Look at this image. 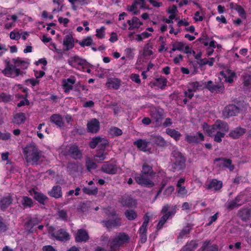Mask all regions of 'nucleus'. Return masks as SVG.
I'll return each instance as SVG.
<instances>
[{
    "instance_id": "obj_40",
    "label": "nucleus",
    "mask_w": 251,
    "mask_h": 251,
    "mask_svg": "<svg viewBox=\"0 0 251 251\" xmlns=\"http://www.w3.org/2000/svg\"><path fill=\"white\" fill-rule=\"evenodd\" d=\"M202 85L201 82L198 81L189 82L187 84L188 91L196 92L202 86Z\"/></svg>"
},
{
    "instance_id": "obj_47",
    "label": "nucleus",
    "mask_w": 251,
    "mask_h": 251,
    "mask_svg": "<svg viewBox=\"0 0 251 251\" xmlns=\"http://www.w3.org/2000/svg\"><path fill=\"white\" fill-rule=\"evenodd\" d=\"M22 203L25 207H31L33 206V201L32 199L26 196H24L23 198Z\"/></svg>"
},
{
    "instance_id": "obj_31",
    "label": "nucleus",
    "mask_w": 251,
    "mask_h": 251,
    "mask_svg": "<svg viewBox=\"0 0 251 251\" xmlns=\"http://www.w3.org/2000/svg\"><path fill=\"white\" fill-rule=\"evenodd\" d=\"M106 85L109 89L117 90L121 85V81L117 78H110L108 79Z\"/></svg>"
},
{
    "instance_id": "obj_41",
    "label": "nucleus",
    "mask_w": 251,
    "mask_h": 251,
    "mask_svg": "<svg viewBox=\"0 0 251 251\" xmlns=\"http://www.w3.org/2000/svg\"><path fill=\"white\" fill-rule=\"evenodd\" d=\"M198 244L195 241H191L188 242L185 246H184L181 250V251H195Z\"/></svg>"
},
{
    "instance_id": "obj_58",
    "label": "nucleus",
    "mask_w": 251,
    "mask_h": 251,
    "mask_svg": "<svg viewBox=\"0 0 251 251\" xmlns=\"http://www.w3.org/2000/svg\"><path fill=\"white\" fill-rule=\"evenodd\" d=\"M174 191V187L172 186L168 187L163 192V195L166 197H169Z\"/></svg>"
},
{
    "instance_id": "obj_27",
    "label": "nucleus",
    "mask_w": 251,
    "mask_h": 251,
    "mask_svg": "<svg viewBox=\"0 0 251 251\" xmlns=\"http://www.w3.org/2000/svg\"><path fill=\"white\" fill-rule=\"evenodd\" d=\"M241 197L240 196H237L235 199L231 201H228L226 203V206L227 208L231 210L236 207H237L242 205L241 202Z\"/></svg>"
},
{
    "instance_id": "obj_10",
    "label": "nucleus",
    "mask_w": 251,
    "mask_h": 251,
    "mask_svg": "<svg viewBox=\"0 0 251 251\" xmlns=\"http://www.w3.org/2000/svg\"><path fill=\"white\" fill-rule=\"evenodd\" d=\"M240 109L234 104H230L226 106L223 110V115L225 118H228L231 116H234L239 113Z\"/></svg>"
},
{
    "instance_id": "obj_13",
    "label": "nucleus",
    "mask_w": 251,
    "mask_h": 251,
    "mask_svg": "<svg viewBox=\"0 0 251 251\" xmlns=\"http://www.w3.org/2000/svg\"><path fill=\"white\" fill-rule=\"evenodd\" d=\"M150 144V141L146 139H139L133 142V145L135 146L138 149L144 152L150 151L151 150V148L149 146Z\"/></svg>"
},
{
    "instance_id": "obj_30",
    "label": "nucleus",
    "mask_w": 251,
    "mask_h": 251,
    "mask_svg": "<svg viewBox=\"0 0 251 251\" xmlns=\"http://www.w3.org/2000/svg\"><path fill=\"white\" fill-rule=\"evenodd\" d=\"M48 194L55 199H59L62 197V192L61 186L59 185L54 186L50 191H49Z\"/></svg>"
},
{
    "instance_id": "obj_38",
    "label": "nucleus",
    "mask_w": 251,
    "mask_h": 251,
    "mask_svg": "<svg viewBox=\"0 0 251 251\" xmlns=\"http://www.w3.org/2000/svg\"><path fill=\"white\" fill-rule=\"evenodd\" d=\"M210 241L206 240L203 243L201 249L203 251H218V248L217 245H213L210 246Z\"/></svg>"
},
{
    "instance_id": "obj_18",
    "label": "nucleus",
    "mask_w": 251,
    "mask_h": 251,
    "mask_svg": "<svg viewBox=\"0 0 251 251\" xmlns=\"http://www.w3.org/2000/svg\"><path fill=\"white\" fill-rule=\"evenodd\" d=\"M76 79L75 76H71L67 79H64L62 80V86L64 89V92L69 93L73 89V85L75 83Z\"/></svg>"
},
{
    "instance_id": "obj_42",
    "label": "nucleus",
    "mask_w": 251,
    "mask_h": 251,
    "mask_svg": "<svg viewBox=\"0 0 251 251\" xmlns=\"http://www.w3.org/2000/svg\"><path fill=\"white\" fill-rule=\"evenodd\" d=\"M222 187V182L221 181H218L217 179H213L207 185V188L210 189H214L218 190L220 189Z\"/></svg>"
},
{
    "instance_id": "obj_14",
    "label": "nucleus",
    "mask_w": 251,
    "mask_h": 251,
    "mask_svg": "<svg viewBox=\"0 0 251 251\" xmlns=\"http://www.w3.org/2000/svg\"><path fill=\"white\" fill-rule=\"evenodd\" d=\"M214 163L217 164L219 167H224L228 168L230 171L234 169V166L232 164V161L230 159L226 158H217L214 160Z\"/></svg>"
},
{
    "instance_id": "obj_32",
    "label": "nucleus",
    "mask_w": 251,
    "mask_h": 251,
    "mask_svg": "<svg viewBox=\"0 0 251 251\" xmlns=\"http://www.w3.org/2000/svg\"><path fill=\"white\" fill-rule=\"evenodd\" d=\"M39 221L37 218L29 219L25 224V227L26 230L32 233L35 230L34 227L38 224Z\"/></svg>"
},
{
    "instance_id": "obj_36",
    "label": "nucleus",
    "mask_w": 251,
    "mask_h": 251,
    "mask_svg": "<svg viewBox=\"0 0 251 251\" xmlns=\"http://www.w3.org/2000/svg\"><path fill=\"white\" fill-rule=\"evenodd\" d=\"M238 215L243 221H246L251 217V211L248 208H243L238 211Z\"/></svg>"
},
{
    "instance_id": "obj_29",
    "label": "nucleus",
    "mask_w": 251,
    "mask_h": 251,
    "mask_svg": "<svg viewBox=\"0 0 251 251\" xmlns=\"http://www.w3.org/2000/svg\"><path fill=\"white\" fill-rule=\"evenodd\" d=\"M167 80L166 78H156L154 81L151 82L150 86L152 88L157 87L158 88L163 90L167 85Z\"/></svg>"
},
{
    "instance_id": "obj_19",
    "label": "nucleus",
    "mask_w": 251,
    "mask_h": 251,
    "mask_svg": "<svg viewBox=\"0 0 251 251\" xmlns=\"http://www.w3.org/2000/svg\"><path fill=\"white\" fill-rule=\"evenodd\" d=\"M176 210V206H174L172 207V210L169 211L167 213L161 217L157 226V229L158 230L160 229L163 227V225L165 224L167 220L170 217L175 214Z\"/></svg>"
},
{
    "instance_id": "obj_21",
    "label": "nucleus",
    "mask_w": 251,
    "mask_h": 251,
    "mask_svg": "<svg viewBox=\"0 0 251 251\" xmlns=\"http://www.w3.org/2000/svg\"><path fill=\"white\" fill-rule=\"evenodd\" d=\"M185 140L190 144H197L200 141L204 140V136L201 133L198 132L196 135H186Z\"/></svg>"
},
{
    "instance_id": "obj_45",
    "label": "nucleus",
    "mask_w": 251,
    "mask_h": 251,
    "mask_svg": "<svg viewBox=\"0 0 251 251\" xmlns=\"http://www.w3.org/2000/svg\"><path fill=\"white\" fill-rule=\"evenodd\" d=\"M107 154V153L104 152V150H102L100 149L98 151L96 154L94 156V158L95 160L98 162L101 161L106 158Z\"/></svg>"
},
{
    "instance_id": "obj_54",
    "label": "nucleus",
    "mask_w": 251,
    "mask_h": 251,
    "mask_svg": "<svg viewBox=\"0 0 251 251\" xmlns=\"http://www.w3.org/2000/svg\"><path fill=\"white\" fill-rule=\"evenodd\" d=\"M86 166L89 171H90L92 169H95L97 168L96 164L92 160L89 158H88L86 160Z\"/></svg>"
},
{
    "instance_id": "obj_6",
    "label": "nucleus",
    "mask_w": 251,
    "mask_h": 251,
    "mask_svg": "<svg viewBox=\"0 0 251 251\" xmlns=\"http://www.w3.org/2000/svg\"><path fill=\"white\" fill-rule=\"evenodd\" d=\"M204 86V87L207 89L211 93H223L225 87L222 82H213L212 80H209L207 82H201Z\"/></svg>"
},
{
    "instance_id": "obj_5",
    "label": "nucleus",
    "mask_w": 251,
    "mask_h": 251,
    "mask_svg": "<svg viewBox=\"0 0 251 251\" xmlns=\"http://www.w3.org/2000/svg\"><path fill=\"white\" fill-rule=\"evenodd\" d=\"M172 161H174V169L179 171L185 167V158L182 153L177 149L174 150L172 152Z\"/></svg>"
},
{
    "instance_id": "obj_62",
    "label": "nucleus",
    "mask_w": 251,
    "mask_h": 251,
    "mask_svg": "<svg viewBox=\"0 0 251 251\" xmlns=\"http://www.w3.org/2000/svg\"><path fill=\"white\" fill-rule=\"evenodd\" d=\"M131 79L134 81L135 82L137 83H141V80L140 79L139 75L136 74H132L130 76Z\"/></svg>"
},
{
    "instance_id": "obj_48",
    "label": "nucleus",
    "mask_w": 251,
    "mask_h": 251,
    "mask_svg": "<svg viewBox=\"0 0 251 251\" xmlns=\"http://www.w3.org/2000/svg\"><path fill=\"white\" fill-rule=\"evenodd\" d=\"M57 215L58 218L61 220L64 221H67L68 219V216L67 212L64 209H59L57 212Z\"/></svg>"
},
{
    "instance_id": "obj_4",
    "label": "nucleus",
    "mask_w": 251,
    "mask_h": 251,
    "mask_svg": "<svg viewBox=\"0 0 251 251\" xmlns=\"http://www.w3.org/2000/svg\"><path fill=\"white\" fill-rule=\"evenodd\" d=\"M129 239L128 235L125 233L121 232L117 234L110 243V249L112 251H117L120 246L128 242Z\"/></svg>"
},
{
    "instance_id": "obj_7",
    "label": "nucleus",
    "mask_w": 251,
    "mask_h": 251,
    "mask_svg": "<svg viewBox=\"0 0 251 251\" xmlns=\"http://www.w3.org/2000/svg\"><path fill=\"white\" fill-rule=\"evenodd\" d=\"M152 176L141 173L135 177L136 182L139 185L148 187H151L154 185L151 180Z\"/></svg>"
},
{
    "instance_id": "obj_44",
    "label": "nucleus",
    "mask_w": 251,
    "mask_h": 251,
    "mask_svg": "<svg viewBox=\"0 0 251 251\" xmlns=\"http://www.w3.org/2000/svg\"><path fill=\"white\" fill-rule=\"evenodd\" d=\"M166 132L168 135L173 138L176 141L178 140L181 136V134L178 131L175 129L169 128L166 129Z\"/></svg>"
},
{
    "instance_id": "obj_46",
    "label": "nucleus",
    "mask_w": 251,
    "mask_h": 251,
    "mask_svg": "<svg viewBox=\"0 0 251 251\" xmlns=\"http://www.w3.org/2000/svg\"><path fill=\"white\" fill-rule=\"evenodd\" d=\"M141 173L152 176L153 172L152 167L148 164H144L142 167Z\"/></svg>"
},
{
    "instance_id": "obj_9",
    "label": "nucleus",
    "mask_w": 251,
    "mask_h": 251,
    "mask_svg": "<svg viewBox=\"0 0 251 251\" xmlns=\"http://www.w3.org/2000/svg\"><path fill=\"white\" fill-rule=\"evenodd\" d=\"M151 117L155 126H160L163 119V112L162 109L155 108L151 111Z\"/></svg>"
},
{
    "instance_id": "obj_55",
    "label": "nucleus",
    "mask_w": 251,
    "mask_h": 251,
    "mask_svg": "<svg viewBox=\"0 0 251 251\" xmlns=\"http://www.w3.org/2000/svg\"><path fill=\"white\" fill-rule=\"evenodd\" d=\"M105 29L104 26H101L100 28L96 29V36L99 39H102L105 36Z\"/></svg>"
},
{
    "instance_id": "obj_63",
    "label": "nucleus",
    "mask_w": 251,
    "mask_h": 251,
    "mask_svg": "<svg viewBox=\"0 0 251 251\" xmlns=\"http://www.w3.org/2000/svg\"><path fill=\"white\" fill-rule=\"evenodd\" d=\"M243 83L245 86H248L251 84V76L249 75H246L244 77Z\"/></svg>"
},
{
    "instance_id": "obj_17",
    "label": "nucleus",
    "mask_w": 251,
    "mask_h": 251,
    "mask_svg": "<svg viewBox=\"0 0 251 251\" xmlns=\"http://www.w3.org/2000/svg\"><path fill=\"white\" fill-rule=\"evenodd\" d=\"M68 154L75 159H79L82 157V152L76 145H72L69 147Z\"/></svg>"
},
{
    "instance_id": "obj_16",
    "label": "nucleus",
    "mask_w": 251,
    "mask_h": 251,
    "mask_svg": "<svg viewBox=\"0 0 251 251\" xmlns=\"http://www.w3.org/2000/svg\"><path fill=\"white\" fill-rule=\"evenodd\" d=\"M87 130L89 132L96 133L100 130V124L96 118H93L89 121L87 124Z\"/></svg>"
},
{
    "instance_id": "obj_59",
    "label": "nucleus",
    "mask_w": 251,
    "mask_h": 251,
    "mask_svg": "<svg viewBox=\"0 0 251 251\" xmlns=\"http://www.w3.org/2000/svg\"><path fill=\"white\" fill-rule=\"evenodd\" d=\"M83 192L88 195H96L98 193V189L95 188L94 189H90L88 188H84L83 189Z\"/></svg>"
},
{
    "instance_id": "obj_20",
    "label": "nucleus",
    "mask_w": 251,
    "mask_h": 251,
    "mask_svg": "<svg viewBox=\"0 0 251 251\" xmlns=\"http://www.w3.org/2000/svg\"><path fill=\"white\" fill-rule=\"evenodd\" d=\"M29 192L41 204H44L45 202L48 200V198L46 195L41 192L35 191L34 189L30 190Z\"/></svg>"
},
{
    "instance_id": "obj_33",
    "label": "nucleus",
    "mask_w": 251,
    "mask_h": 251,
    "mask_svg": "<svg viewBox=\"0 0 251 251\" xmlns=\"http://www.w3.org/2000/svg\"><path fill=\"white\" fill-rule=\"evenodd\" d=\"M13 199L10 195L3 197L0 201V207L2 210L6 209L12 202Z\"/></svg>"
},
{
    "instance_id": "obj_15",
    "label": "nucleus",
    "mask_w": 251,
    "mask_h": 251,
    "mask_svg": "<svg viewBox=\"0 0 251 251\" xmlns=\"http://www.w3.org/2000/svg\"><path fill=\"white\" fill-rule=\"evenodd\" d=\"M172 47H174V50L181 51L185 53L191 54L192 52L191 49L189 46L186 45L182 42L176 41L172 43Z\"/></svg>"
},
{
    "instance_id": "obj_24",
    "label": "nucleus",
    "mask_w": 251,
    "mask_h": 251,
    "mask_svg": "<svg viewBox=\"0 0 251 251\" xmlns=\"http://www.w3.org/2000/svg\"><path fill=\"white\" fill-rule=\"evenodd\" d=\"M246 131V129L245 128L237 127L230 131L228 137L233 139H237L244 134Z\"/></svg>"
},
{
    "instance_id": "obj_61",
    "label": "nucleus",
    "mask_w": 251,
    "mask_h": 251,
    "mask_svg": "<svg viewBox=\"0 0 251 251\" xmlns=\"http://www.w3.org/2000/svg\"><path fill=\"white\" fill-rule=\"evenodd\" d=\"M11 134L7 132H1L0 131V140H6L10 139Z\"/></svg>"
},
{
    "instance_id": "obj_2",
    "label": "nucleus",
    "mask_w": 251,
    "mask_h": 251,
    "mask_svg": "<svg viewBox=\"0 0 251 251\" xmlns=\"http://www.w3.org/2000/svg\"><path fill=\"white\" fill-rule=\"evenodd\" d=\"M202 129L209 136H214V141L220 143L222 141V138L225 137L226 133L229 130V127L225 122L217 120L211 126L204 123L202 125Z\"/></svg>"
},
{
    "instance_id": "obj_8",
    "label": "nucleus",
    "mask_w": 251,
    "mask_h": 251,
    "mask_svg": "<svg viewBox=\"0 0 251 251\" xmlns=\"http://www.w3.org/2000/svg\"><path fill=\"white\" fill-rule=\"evenodd\" d=\"M68 63L73 68L77 69H79V67L83 68L88 64L86 60L80 58L76 55L70 57L68 60Z\"/></svg>"
},
{
    "instance_id": "obj_11",
    "label": "nucleus",
    "mask_w": 251,
    "mask_h": 251,
    "mask_svg": "<svg viewBox=\"0 0 251 251\" xmlns=\"http://www.w3.org/2000/svg\"><path fill=\"white\" fill-rule=\"evenodd\" d=\"M108 144V141L106 138L96 137L93 138L90 143V147L92 149H94L98 146V147L100 148L101 150H103Z\"/></svg>"
},
{
    "instance_id": "obj_64",
    "label": "nucleus",
    "mask_w": 251,
    "mask_h": 251,
    "mask_svg": "<svg viewBox=\"0 0 251 251\" xmlns=\"http://www.w3.org/2000/svg\"><path fill=\"white\" fill-rule=\"evenodd\" d=\"M43 251H56L55 248L50 245L44 246L42 248Z\"/></svg>"
},
{
    "instance_id": "obj_43",
    "label": "nucleus",
    "mask_w": 251,
    "mask_h": 251,
    "mask_svg": "<svg viewBox=\"0 0 251 251\" xmlns=\"http://www.w3.org/2000/svg\"><path fill=\"white\" fill-rule=\"evenodd\" d=\"M25 120V114L23 113H18L15 115L13 122L17 125L22 124Z\"/></svg>"
},
{
    "instance_id": "obj_22",
    "label": "nucleus",
    "mask_w": 251,
    "mask_h": 251,
    "mask_svg": "<svg viewBox=\"0 0 251 251\" xmlns=\"http://www.w3.org/2000/svg\"><path fill=\"white\" fill-rule=\"evenodd\" d=\"M63 45L66 51L73 49L75 45L74 39L73 36L70 34L66 35L64 38Z\"/></svg>"
},
{
    "instance_id": "obj_34",
    "label": "nucleus",
    "mask_w": 251,
    "mask_h": 251,
    "mask_svg": "<svg viewBox=\"0 0 251 251\" xmlns=\"http://www.w3.org/2000/svg\"><path fill=\"white\" fill-rule=\"evenodd\" d=\"M121 203L124 206L131 207L136 204V201L130 196H125L121 200Z\"/></svg>"
},
{
    "instance_id": "obj_51",
    "label": "nucleus",
    "mask_w": 251,
    "mask_h": 251,
    "mask_svg": "<svg viewBox=\"0 0 251 251\" xmlns=\"http://www.w3.org/2000/svg\"><path fill=\"white\" fill-rule=\"evenodd\" d=\"M93 43V39L91 36H87L86 38L83 39L79 42V45L84 47L85 46H89Z\"/></svg>"
},
{
    "instance_id": "obj_25",
    "label": "nucleus",
    "mask_w": 251,
    "mask_h": 251,
    "mask_svg": "<svg viewBox=\"0 0 251 251\" xmlns=\"http://www.w3.org/2000/svg\"><path fill=\"white\" fill-rule=\"evenodd\" d=\"M89 238L87 232L82 229H78L76 233L75 239L77 242H86Z\"/></svg>"
},
{
    "instance_id": "obj_50",
    "label": "nucleus",
    "mask_w": 251,
    "mask_h": 251,
    "mask_svg": "<svg viewBox=\"0 0 251 251\" xmlns=\"http://www.w3.org/2000/svg\"><path fill=\"white\" fill-rule=\"evenodd\" d=\"M191 229V227L189 225L185 226L180 231L178 236L179 238H183L188 235Z\"/></svg>"
},
{
    "instance_id": "obj_52",
    "label": "nucleus",
    "mask_w": 251,
    "mask_h": 251,
    "mask_svg": "<svg viewBox=\"0 0 251 251\" xmlns=\"http://www.w3.org/2000/svg\"><path fill=\"white\" fill-rule=\"evenodd\" d=\"M176 191L177 192L178 196L181 198L185 197L188 192L185 187L184 186H180L179 187H177Z\"/></svg>"
},
{
    "instance_id": "obj_39",
    "label": "nucleus",
    "mask_w": 251,
    "mask_h": 251,
    "mask_svg": "<svg viewBox=\"0 0 251 251\" xmlns=\"http://www.w3.org/2000/svg\"><path fill=\"white\" fill-rule=\"evenodd\" d=\"M231 7L235 9L239 14V16L244 19H246V14L243 8L237 4L231 3Z\"/></svg>"
},
{
    "instance_id": "obj_60",
    "label": "nucleus",
    "mask_w": 251,
    "mask_h": 251,
    "mask_svg": "<svg viewBox=\"0 0 251 251\" xmlns=\"http://www.w3.org/2000/svg\"><path fill=\"white\" fill-rule=\"evenodd\" d=\"M10 38L12 40H18L21 38V34L19 32L12 31L10 33Z\"/></svg>"
},
{
    "instance_id": "obj_1",
    "label": "nucleus",
    "mask_w": 251,
    "mask_h": 251,
    "mask_svg": "<svg viewBox=\"0 0 251 251\" xmlns=\"http://www.w3.org/2000/svg\"><path fill=\"white\" fill-rule=\"evenodd\" d=\"M5 67L2 73L6 76L15 77L23 75L25 72L24 71L28 66L29 63L22 60L19 57L13 58L10 62L9 59L4 61Z\"/></svg>"
},
{
    "instance_id": "obj_37",
    "label": "nucleus",
    "mask_w": 251,
    "mask_h": 251,
    "mask_svg": "<svg viewBox=\"0 0 251 251\" xmlns=\"http://www.w3.org/2000/svg\"><path fill=\"white\" fill-rule=\"evenodd\" d=\"M50 121L55 124L58 127H61L64 126L62 118L58 114H53L50 118Z\"/></svg>"
},
{
    "instance_id": "obj_28",
    "label": "nucleus",
    "mask_w": 251,
    "mask_h": 251,
    "mask_svg": "<svg viewBox=\"0 0 251 251\" xmlns=\"http://www.w3.org/2000/svg\"><path fill=\"white\" fill-rule=\"evenodd\" d=\"M151 139L152 142L160 147H165L167 146L166 141L161 136L156 135H151Z\"/></svg>"
},
{
    "instance_id": "obj_3",
    "label": "nucleus",
    "mask_w": 251,
    "mask_h": 251,
    "mask_svg": "<svg viewBox=\"0 0 251 251\" xmlns=\"http://www.w3.org/2000/svg\"><path fill=\"white\" fill-rule=\"evenodd\" d=\"M23 152L26 162L32 165L37 164L41 156V151L33 144L26 146Z\"/></svg>"
},
{
    "instance_id": "obj_23",
    "label": "nucleus",
    "mask_w": 251,
    "mask_h": 251,
    "mask_svg": "<svg viewBox=\"0 0 251 251\" xmlns=\"http://www.w3.org/2000/svg\"><path fill=\"white\" fill-rule=\"evenodd\" d=\"M101 170L106 174L114 175L117 172L118 167L115 165L106 162L102 166Z\"/></svg>"
},
{
    "instance_id": "obj_49",
    "label": "nucleus",
    "mask_w": 251,
    "mask_h": 251,
    "mask_svg": "<svg viewBox=\"0 0 251 251\" xmlns=\"http://www.w3.org/2000/svg\"><path fill=\"white\" fill-rule=\"evenodd\" d=\"M125 214L126 218L130 221L134 220L137 217L136 213L133 210H126Z\"/></svg>"
},
{
    "instance_id": "obj_35",
    "label": "nucleus",
    "mask_w": 251,
    "mask_h": 251,
    "mask_svg": "<svg viewBox=\"0 0 251 251\" xmlns=\"http://www.w3.org/2000/svg\"><path fill=\"white\" fill-rule=\"evenodd\" d=\"M127 23L129 25L128 29L133 30L135 28L139 27L143 23L140 22V20L136 17H133L132 20H128Z\"/></svg>"
},
{
    "instance_id": "obj_12",
    "label": "nucleus",
    "mask_w": 251,
    "mask_h": 251,
    "mask_svg": "<svg viewBox=\"0 0 251 251\" xmlns=\"http://www.w3.org/2000/svg\"><path fill=\"white\" fill-rule=\"evenodd\" d=\"M51 235L57 240L65 242L70 239V235L66 230L60 228L52 232Z\"/></svg>"
},
{
    "instance_id": "obj_57",
    "label": "nucleus",
    "mask_w": 251,
    "mask_h": 251,
    "mask_svg": "<svg viewBox=\"0 0 251 251\" xmlns=\"http://www.w3.org/2000/svg\"><path fill=\"white\" fill-rule=\"evenodd\" d=\"M226 73L227 74L225 77L227 78V82L231 83L233 81V78L235 76V73L229 70H227Z\"/></svg>"
},
{
    "instance_id": "obj_53",
    "label": "nucleus",
    "mask_w": 251,
    "mask_h": 251,
    "mask_svg": "<svg viewBox=\"0 0 251 251\" xmlns=\"http://www.w3.org/2000/svg\"><path fill=\"white\" fill-rule=\"evenodd\" d=\"M109 133L111 135L113 136H120L122 134L123 132L122 130L117 127H112L109 130Z\"/></svg>"
},
{
    "instance_id": "obj_26",
    "label": "nucleus",
    "mask_w": 251,
    "mask_h": 251,
    "mask_svg": "<svg viewBox=\"0 0 251 251\" xmlns=\"http://www.w3.org/2000/svg\"><path fill=\"white\" fill-rule=\"evenodd\" d=\"M102 223L107 228L119 226L121 225V219L117 217L114 219L103 221Z\"/></svg>"
},
{
    "instance_id": "obj_56",
    "label": "nucleus",
    "mask_w": 251,
    "mask_h": 251,
    "mask_svg": "<svg viewBox=\"0 0 251 251\" xmlns=\"http://www.w3.org/2000/svg\"><path fill=\"white\" fill-rule=\"evenodd\" d=\"M12 100V96L5 93L0 94V102H8Z\"/></svg>"
}]
</instances>
